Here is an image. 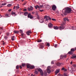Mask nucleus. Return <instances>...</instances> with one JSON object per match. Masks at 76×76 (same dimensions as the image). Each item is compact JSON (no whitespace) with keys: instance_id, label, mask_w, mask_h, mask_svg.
<instances>
[{"instance_id":"obj_13","label":"nucleus","mask_w":76,"mask_h":76,"mask_svg":"<svg viewBox=\"0 0 76 76\" xmlns=\"http://www.w3.org/2000/svg\"><path fill=\"white\" fill-rule=\"evenodd\" d=\"M31 33V31H27L26 32V34L28 35H30V34H29Z\"/></svg>"},{"instance_id":"obj_34","label":"nucleus","mask_w":76,"mask_h":76,"mask_svg":"<svg viewBox=\"0 0 76 76\" xmlns=\"http://www.w3.org/2000/svg\"><path fill=\"white\" fill-rule=\"evenodd\" d=\"M5 15V16L7 17H9V15L8 14H6Z\"/></svg>"},{"instance_id":"obj_35","label":"nucleus","mask_w":76,"mask_h":76,"mask_svg":"<svg viewBox=\"0 0 76 76\" xmlns=\"http://www.w3.org/2000/svg\"><path fill=\"white\" fill-rule=\"evenodd\" d=\"M16 69H19V66L18 65H17L16 66Z\"/></svg>"},{"instance_id":"obj_57","label":"nucleus","mask_w":76,"mask_h":76,"mask_svg":"<svg viewBox=\"0 0 76 76\" xmlns=\"http://www.w3.org/2000/svg\"><path fill=\"white\" fill-rule=\"evenodd\" d=\"M39 11L41 12H42L43 11V10H39Z\"/></svg>"},{"instance_id":"obj_25","label":"nucleus","mask_w":76,"mask_h":76,"mask_svg":"<svg viewBox=\"0 0 76 76\" xmlns=\"http://www.w3.org/2000/svg\"><path fill=\"white\" fill-rule=\"evenodd\" d=\"M70 51H72V52H74L75 51V50L74 49L72 48L71 49Z\"/></svg>"},{"instance_id":"obj_2","label":"nucleus","mask_w":76,"mask_h":76,"mask_svg":"<svg viewBox=\"0 0 76 76\" xmlns=\"http://www.w3.org/2000/svg\"><path fill=\"white\" fill-rule=\"evenodd\" d=\"M66 23V22L65 21L62 22V24H61V26H60L59 27V29L60 30H62L64 29V27L63 26L64 25H65Z\"/></svg>"},{"instance_id":"obj_46","label":"nucleus","mask_w":76,"mask_h":76,"mask_svg":"<svg viewBox=\"0 0 76 76\" xmlns=\"http://www.w3.org/2000/svg\"><path fill=\"white\" fill-rule=\"evenodd\" d=\"M48 18H49V19L50 20L51 19V18H50V17L49 16H48Z\"/></svg>"},{"instance_id":"obj_48","label":"nucleus","mask_w":76,"mask_h":76,"mask_svg":"<svg viewBox=\"0 0 76 76\" xmlns=\"http://www.w3.org/2000/svg\"><path fill=\"white\" fill-rule=\"evenodd\" d=\"M54 61H52V62H51V64H54Z\"/></svg>"},{"instance_id":"obj_42","label":"nucleus","mask_w":76,"mask_h":76,"mask_svg":"<svg viewBox=\"0 0 76 76\" xmlns=\"http://www.w3.org/2000/svg\"><path fill=\"white\" fill-rule=\"evenodd\" d=\"M27 10V9H25L23 10V11H26Z\"/></svg>"},{"instance_id":"obj_36","label":"nucleus","mask_w":76,"mask_h":76,"mask_svg":"<svg viewBox=\"0 0 76 76\" xmlns=\"http://www.w3.org/2000/svg\"><path fill=\"white\" fill-rule=\"evenodd\" d=\"M4 38L5 39H7L8 38V37L7 36H4Z\"/></svg>"},{"instance_id":"obj_23","label":"nucleus","mask_w":76,"mask_h":76,"mask_svg":"<svg viewBox=\"0 0 76 76\" xmlns=\"http://www.w3.org/2000/svg\"><path fill=\"white\" fill-rule=\"evenodd\" d=\"M13 32L15 33V34H17L18 33H19V31H13Z\"/></svg>"},{"instance_id":"obj_33","label":"nucleus","mask_w":76,"mask_h":76,"mask_svg":"<svg viewBox=\"0 0 76 76\" xmlns=\"http://www.w3.org/2000/svg\"><path fill=\"white\" fill-rule=\"evenodd\" d=\"M12 6V4H8L7 5V6H8V7H10L11 6Z\"/></svg>"},{"instance_id":"obj_5","label":"nucleus","mask_w":76,"mask_h":76,"mask_svg":"<svg viewBox=\"0 0 76 76\" xmlns=\"http://www.w3.org/2000/svg\"><path fill=\"white\" fill-rule=\"evenodd\" d=\"M61 58L62 59L63 58H65L67 57V54H64V55H61Z\"/></svg>"},{"instance_id":"obj_22","label":"nucleus","mask_w":76,"mask_h":76,"mask_svg":"<svg viewBox=\"0 0 76 76\" xmlns=\"http://www.w3.org/2000/svg\"><path fill=\"white\" fill-rule=\"evenodd\" d=\"M14 38H15V36H12V38H11V39L12 40V41H14L15 39H14Z\"/></svg>"},{"instance_id":"obj_31","label":"nucleus","mask_w":76,"mask_h":76,"mask_svg":"<svg viewBox=\"0 0 76 76\" xmlns=\"http://www.w3.org/2000/svg\"><path fill=\"white\" fill-rule=\"evenodd\" d=\"M28 14V12H26L25 13H24V15L26 16Z\"/></svg>"},{"instance_id":"obj_28","label":"nucleus","mask_w":76,"mask_h":76,"mask_svg":"<svg viewBox=\"0 0 76 76\" xmlns=\"http://www.w3.org/2000/svg\"><path fill=\"white\" fill-rule=\"evenodd\" d=\"M44 74L45 76H47V73L46 71H45L44 72Z\"/></svg>"},{"instance_id":"obj_19","label":"nucleus","mask_w":76,"mask_h":76,"mask_svg":"<svg viewBox=\"0 0 76 76\" xmlns=\"http://www.w3.org/2000/svg\"><path fill=\"white\" fill-rule=\"evenodd\" d=\"M19 8V4H18V6H16L15 9L16 10H18Z\"/></svg>"},{"instance_id":"obj_17","label":"nucleus","mask_w":76,"mask_h":76,"mask_svg":"<svg viewBox=\"0 0 76 76\" xmlns=\"http://www.w3.org/2000/svg\"><path fill=\"white\" fill-rule=\"evenodd\" d=\"M40 22L41 23H42L44 22V19L43 18H42V19H41L40 20H39Z\"/></svg>"},{"instance_id":"obj_55","label":"nucleus","mask_w":76,"mask_h":76,"mask_svg":"<svg viewBox=\"0 0 76 76\" xmlns=\"http://www.w3.org/2000/svg\"><path fill=\"white\" fill-rule=\"evenodd\" d=\"M35 7V9H37V7H36V6H35V7Z\"/></svg>"},{"instance_id":"obj_56","label":"nucleus","mask_w":76,"mask_h":76,"mask_svg":"<svg viewBox=\"0 0 76 76\" xmlns=\"http://www.w3.org/2000/svg\"><path fill=\"white\" fill-rule=\"evenodd\" d=\"M72 63H73L72 61H71L70 62V64H72Z\"/></svg>"},{"instance_id":"obj_53","label":"nucleus","mask_w":76,"mask_h":76,"mask_svg":"<svg viewBox=\"0 0 76 76\" xmlns=\"http://www.w3.org/2000/svg\"><path fill=\"white\" fill-rule=\"evenodd\" d=\"M64 76H67V75L66 74H64Z\"/></svg>"},{"instance_id":"obj_24","label":"nucleus","mask_w":76,"mask_h":76,"mask_svg":"<svg viewBox=\"0 0 76 76\" xmlns=\"http://www.w3.org/2000/svg\"><path fill=\"white\" fill-rule=\"evenodd\" d=\"M64 20H67V21H69V20H68V18H64Z\"/></svg>"},{"instance_id":"obj_21","label":"nucleus","mask_w":76,"mask_h":76,"mask_svg":"<svg viewBox=\"0 0 76 76\" xmlns=\"http://www.w3.org/2000/svg\"><path fill=\"white\" fill-rule=\"evenodd\" d=\"M68 53L70 55H72L73 54V52L72 51H70L68 52Z\"/></svg>"},{"instance_id":"obj_61","label":"nucleus","mask_w":76,"mask_h":76,"mask_svg":"<svg viewBox=\"0 0 76 76\" xmlns=\"http://www.w3.org/2000/svg\"><path fill=\"white\" fill-rule=\"evenodd\" d=\"M26 3H25V4H24V5H26Z\"/></svg>"},{"instance_id":"obj_52","label":"nucleus","mask_w":76,"mask_h":76,"mask_svg":"<svg viewBox=\"0 0 76 76\" xmlns=\"http://www.w3.org/2000/svg\"><path fill=\"white\" fill-rule=\"evenodd\" d=\"M52 20L53 21H56V20L54 19H52Z\"/></svg>"},{"instance_id":"obj_59","label":"nucleus","mask_w":76,"mask_h":76,"mask_svg":"<svg viewBox=\"0 0 76 76\" xmlns=\"http://www.w3.org/2000/svg\"><path fill=\"white\" fill-rule=\"evenodd\" d=\"M22 10V9H21V8H20V10Z\"/></svg>"},{"instance_id":"obj_38","label":"nucleus","mask_w":76,"mask_h":76,"mask_svg":"<svg viewBox=\"0 0 76 76\" xmlns=\"http://www.w3.org/2000/svg\"><path fill=\"white\" fill-rule=\"evenodd\" d=\"M37 42H42V40H38Z\"/></svg>"},{"instance_id":"obj_32","label":"nucleus","mask_w":76,"mask_h":76,"mask_svg":"<svg viewBox=\"0 0 76 76\" xmlns=\"http://www.w3.org/2000/svg\"><path fill=\"white\" fill-rule=\"evenodd\" d=\"M6 4H7L6 3H2V5H3V6H4Z\"/></svg>"},{"instance_id":"obj_4","label":"nucleus","mask_w":76,"mask_h":76,"mask_svg":"<svg viewBox=\"0 0 76 76\" xmlns=\"http://www.w3.org/2000/svg\"><path fill=\"white\" fill-rule=\"evenodd\" d=\"M51 68L50 66H48L47 69V72L48 73H50V70Z\"/></svg>"},{"instance_id":"obj_50","label":"nucleus","mask_w":76,"mask_h":76,"mask_svg":"<svg viewBox=\"0 0 76 76\" xmlns=\"http://www.w3.org/2000/svg\"><path fill=\"white\" fill-rule=\"evenodd\" d=\"M19 67H20V68H21V69H22V67L21 66V65H20V66H19Z\"/></svg>"},{"instance_id":"obj_37","label":"nucleus","mask_w":76,"mask_h":76,"mask_svg":"<svg viewBox=\"0 0 76 76\" xmlns=\"http://www.w3.org/2000/svg\"><path fill=\"white\" fill-rule=\"evenodd\" d=\"M72 66L74 67H76V64H74L72 65Z\"/></svg>"},{"instance_id":"obj_16","label":"nucleus","mask_w":76,"mask_h":76,"mask_svg":"<svg viewBox=\"0 0 76 76\" xmlns=\"http://www.w3.org/2000/svg\"><path fill=\"white\" fill-rule=\"evenodd\" d=\"M11 14L12 15H15V16H16L17 15L16 14V13H15V12H11Z\"/></svg>"},{"instance_id":"obj_54","label":"nucleus","mask_w":76,"mask_h":76,"mask_svg":"<svg viewBox=\"0 0 76 76\" xmlns=\"http://www.w3.org/2000/svg\"><path fill=\"white\" fill-rule=\"evenodd\" d=\"M11 10H12L10 9V10H8V11H9V12H11Z\"/></svg>"},{"instance_id":"obj_6","label":"nucleus","mask_w":76,"mask_h":76,"mask_svg":"<svg viewBox=\"0 0 76 76\" xmlns=\"http://www.w3.org/2000/svg\"><path fill=\"white\" fill-rule=\"evenodd\" d=\"M28 17V18H30V19H32L33 18V16L32 15H31V13H29Z\"/></svg>"},{"instance_id":"obj_3","label":"nucleus","mask_w":76,"mask_h":76,"mask_svg":"<svg viewBox=\"0 0 76 76\" xmlns=\"http://www.w3.org/2000/svg\"><path fill=\"white\" fill-rule=\"evenodd\" d=\"M37 70L38 72H40L41 74V75L42 76L43 75V71L41 69H40V68H38L37 69Z\"/></svg>"},{"instance_id":"obj_63","label":"nucleus","mask_w":76,"mask_h":76,"mask_svg":"<svg viewBox=\"0 0 76 76\" xmlns=\"http://www.w3.org/2000/svg\"><path fill=\"white\" fill-rule=\"evenodd\" d=\"M31 76H32V75H33L31 74Z\"/></svg>"},{"instance_id":"obj_18","label":"nucleus","mask_w":76,"mask_h":76,"mask_svg":"<svg viewBox=\"0 0 76 76\" xmlns=\"http://www.w3.org/2000/svg\"><path fill=\"white\" fill-rule=\"evenodd\" d=\"M53 26V25L52 24L50 23L48 25V27L50 28H51Z\"/></svg>"},{"instance_id":"obj_51","label":"nucleus","mask_w":76,"mask_h":76,"mask_svg":"<svg viewBox=\"0 0 76 76\" xmlns=\"http://www.w3.org/2000/svg\"><path fill=\"white\" fill-rule=\"evenodd\" d=\"M21 34V36L23 37V34L22 33V34Z\"/></svg>"},{"instance_id":"obj_58","label":"nucleus","mask_w":76,"mask_h":76,"mask_svg":"<svg viewBox=\"0 0 76 76\" xmlns=\"http://www.w3.org/2000/svg\"><path fill=\"white\" fill-rule=\"evenodd\" d=\"M3 45H4V44H5V43L3 42Z\"/></svg>"},{"instance_id":"obj_12","label":"nucleus","mask_w":76,"mask_h":76,"mask_svg":"<svg viewBox=\"0 0 76 76\" xmlns=\"http://www.w3.org/2000/svg\"><path fill=\"white\" fill-rule=\"evenodd\" d=\"M37 7L39 9H40L41 8L43 7V5H40L39 6V5H37Z\"/></svg>"},{"instance_id":"obj_9","label":"nucleus","mask_w":76,"mask_h":76,"mask_svg":"<svg viewBox=\"0 0 76 76\" xmlns=\"http://www.w3.org/2000/svg\"><path fill=\"white\" fill-rule=\"evenodd\" d=\"M76 58V54H73L72 55V57H71V58L72 59H74Z\"/></svg>"},{"instance_id":"obj_49","label":"nucleus","mask_w":76,"mask_h":76,"mask_svg":"<svg viewBox=\"0 0 76 76\" xmlns=\"http://www.w3.org/2000/svg\"><path fill=\"white\" fill-rule=\"evenodd\" d=\"M16 6H14V7L13 8V9L14 10H15V8H16Z\"/></svg>"},{"instance_id":"obj_27","label":"nucleus","mask_w":76,"mask_h":76,"mask_svg":"<svg viewBox=\"0 0 76 76\" xmlns=\"http://www.w3.org/2000/svg\"><path fill=\"white\" fill-rule=\"evenodd\" d=\"M61 70H64V71H66V69H65L64 68H62Z\"/></svg>"},{"instance_id":"obj_45","label":"nucleus","mask_w":76,"mask_h":76,"mask_svg":"<svg viewBox=\"0 0 76 76\" xmlns=\"http://www.w3.org/2000/svg\"><path fill=\"white\" fill-rule=\"evenodd\" d=\"M57 46V44H56L55 46V48H56Z\"/></svg>"},{"instance_id":"obj_43","label":"nucleus","mask_w":76,"mask_h":76,"mask_svg":"<svg viewBox=\"0 0 76 76\" xmlns=\"http://www.w3.org/2000/svg\"><path fill=\"white\" fill-rule=\"evenodd\" d=\"M19 32L20 33H22L23 32V31L22 30H20Z\"/></svg>"},{"instance_id":"obj_8","label":"nucleus","mask_w":76,"mask_h":76,"mask_svg":"<svg viewBox=\"0 0 76 76\" xmlns=\"http://www.w3.org/2000/svg\"><path fill=\"white\" fill-rule=\"evenodd\" d=\"M52 8L53 10H55L56 8V7L54 5H53L52 7Z\"/></svg>"},{"instance_id":"obj_10","label":"nucleus","mask_w":76,"mask_h":76,"mask_svg":"<svg viewBox=\"0 0 76 76\" xmlns=\"http://www.w3.org/2000/svg\"><path fill=\"white\" fill-rule=\"evenodd\" d=\"M27 69H30V67H31V65L28 64H27Z\"/></svg>"},{"instance_id":"obj_29","label":"nucleus","mask_w":76,"mask_h":76,"mask_svg":"<svg viewBox=\"0 0 76 76\" xmlns=\"http://www.w3.org/2000/svg\"><path fill=\"white\" fill-rule=\"evenodd\" d=\"M38 74V72H37V71H34V74L35 75H37Z\"/></svg>"},{"instance_id":"obj_7","label":"nucleus","mask_w":76,"mask_h":76,"mask_svg":"<svg viewBox=\"0 0 76 76\" xmlns=\"http://www.w3.org/2000/svg\"><path fill=\"white\" fill-rule=\"evenodd\" d=\"M28 11H31L33 10H34V8H33V7H30V8H28Z\"/></svg>"},{"instance_id":"obj_30","label":"nucleus","mask_w":76,"mask_h":76,"mask_svg":"<svg viewBox=\"0 0 76 76\" xmlns=\"http://www.w3.org/2000/svg\"><path fill=\"white\" fill-rule=\"evenodd\" d=\"M26 64H25L23 63L22 64V66H26Z\"/></svg>"},{"instance_id":"obj_20","label":"nucleus","mask_w":76,"mask_h":76,"mask_svg":"<svg viewBox=\"0 0 76 76\" xmlns=\"http://www.w3.org/2000/svg\"><path fill=\"white\" fill-rule=\"evenodd\" d=\"M60 70L59 69H58V70H57L55 72V73L56 74V75H57V74L59 72Z\"/></svg>"},{"instance_id":"obj_62","label":"nucleus","mask_w":76,"mask_h":76,"mask_svg":"<svg viewBox=\"0 0 76 76\" xmlns=\"http://www.w3.org/2000/svg\"><path fill=\"white\" fill-rule=\"evenodd\" d=\"M75 50H76V47L75 48Z\"/></svg>"},{"instance_id":"obj_11","label":"nucleus","mask_w":76,"mask_h":76,"mask_svg":"<svg viewBox=\"0 0 76 76\" xmlns=\"http://www.w3.org/2000/svg\"><path fill=\"white\" fill-rule=\"evenodd\" d=\"M46 8L47 10H48L50 8V5H47L46 6Z\"/></svg>"},{"instance_id":"obj_26","label":"nucleus","mask_w":76,"mask_h":76,"mask_svg":"<svg viewBox=\"0 0 76 76\" xmlns=\"http://www.w3.org/2000/svg\"><path fill=\"white\" fill-rule=\"evenodd\" d=\"M53 28L55 29H58V27L57 26H56V27L54 26L53 27Z\"/></svg>"},{"instance_id":"obj_64","label":"nucleus","mask_w":76,"mask_h":76,"mask_svg":"<svg viewBox=\"0 0 76 76\" xmlns=\"http://www.w3.org/2000/svg\"><path fill=\"white\" fill-rule=\"evenodd\" d=\"M32 13H33V14H34V13L32 12Z\"/></svg>"},{"instance_id":"obj_60","label":"nucleus","mask_w":76,"mask_h":76,"mask_svg":"<svg viewBox=\"0 0 76 76\" xmlns=\"http://www.w3.org/2000/svg\"><path fill=\"white\" fill-rule=\"evenodd\" d=\"M1 17V15H0V18Z\"/></svg>"},{"instance_id":"obj_1","label":"nucleus","mask_w":76,"mask_h":76,"mask_svg":"<svg viewBox=\"0 0 76 76\" xmlns=\"http://www.w3.org/2000/svg\"><path fill=\"white\" fill-rule=\"evenodd\" d=\"M72 11V9L71 8H70L69 7L65 8L63 9L62 10V12H64L65 13H70Z\"/></svg>"},{"instance_id":"obj_39","label":"nucleus","mask_w":76,"mask_h":76,"mask_svg":"<svg viewBox=\"0 0 76 76\" xmlns=\"http://www.w3.org/2000/svg\"><path fill=\"white\" fill-rule=\"evenodd\" d=\"M48 16H45V17H44V18L45 19H47V18H48Z\"/></svg>"},{"instance_id":"obj_41","label":"nucleus","mask_w":76,"mask_h":76,"mask_svg":"<svg viewBox=\"0 0 76 76\" xmlns=\"http://www.w3.org/2000/svg\"><path fill=\"white\" fill-rule=\"evenodd\" d=\"M61 65V64L59 63V64H57V66H59Z\"/></svg>"},{"instance_id":"obj_40","label":"nucleus","mask_w":76,"mask_h":76,"mask_svg":"<svg viewBox=\"0 0 76 76\" xmlns=\"http://www.w3.org/2000/svg\"><path fill=\"white\" fill-rule=\"evenodd\" d=\"M47 46L49 47L50 46V44L49 43H48L47 45Z\"/></svg>"},{"instance_id":"obj_14","label":"nucleus","mask_w":76,"mask_h":76,"mask_svg":"<svg viewBox=\"0 0 76 76\" xmlns=\"http://www.w3.org/2000/svg\"><path fill=\"white\" fill-rule=\"evenodd\" d=\"M44 45L43 44H42L39 45V47L40 48H42L43 47Z\"/></svg>"},{"instance_id":"obj_47","label":"nucleus","mask_w":76,"mask_h":76,"mask_svg":"<svg viewBox=\"0 0 76 76\" xmlns=\"http://www.w3.org/2000/svg\"><path fill=\"white\" fill-rule=\"evenodd\" d=\"M49 18H46L45 20L46 21H48L49 20Z\"/></svg>"},{"instance_id":"obj_15","label":"nucleus","mask_w":76,"mask_h":76,"mask_svg":"<svg viewBox=\"0 0 76 76\" xmlns=\"http://www.w3.org/2000/svg\"><path fill=\"white\" fill-rule=\"evenodd\" d=\"M35 68V66L34 65H31L30 67V69H33Z\"/></svg>"},{"instance_id":"obj_44","label":"nucleus","mask_w":76,"mask_h":76,"mask_svg":"<svg viewBox=\"0 0 76 76\" xmlns=\"http://www.w3.org/2000/svg\"><path fill=\"white\" fill-rule=\"evenodd\" d=\"M7 36H9V33H7Z\"/></svg>"}]
</instances>
